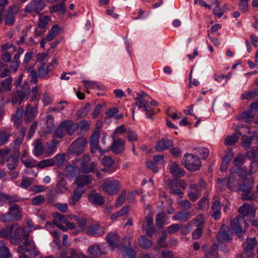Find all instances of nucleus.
Here are the masks:
<instances>
[{"mask_svg": "<svg viewBox=\"0 0 258 258\" xmlns=\"http://www.w3.org/2000/svg\"><path fill=\"white\" fill-rule=\"evenodd\" d=\"M17 250L21 254L19 258H29L28 256L24 255L26 252L32 257H35L39 254V251L37 250L33 240L24 241L22 244L19 245Z\"/></svg>", "mask_w": 258, "mask_h": 258, "instance_id": "f03ea898", "label": "nucleus"}, {"mask_svg": "<svg viewBox=\"0 0 258 258\" xmlns=\"http://www.w3.org/2000/svg\"><path fill=\"white\" fill-rule=\"evenodd\" d=\"M54 219L52 223L47 222L45 226L47 228H50L52 225H55L59 223L64 224L66 222L67 219L64 215L58 213H55L53 214Z\"/></svg>", "mask_w": 258, "mask_h": 258, "instance_id": "473e14b6", "label": "nucleus"}, {"mask_svg": "<svg viewBox=\"0 0 258 258\" xmlns=\"http://www.w3.org/2000/svg\"><path fill=\"white\" fill-rule=\"evenodd\" d=\"M65 10L66 9L63 3L56 4L50 9L51 13L61 12V13H64Z\"/></svg>", "mask_w": 258, "mask_h": 258, "instance_id": "0e129e2a", "label": "nucleus"}, {"mask_svg": "<svg viewBox=\"0 0 258 258\" xmlns=\"http://www.w3.org/2000/svg\"><path fill=\"white\" fill-rule=\"evenodd\" d=\"M33 178L31 177H24L22 179L21 186L23 188H27L33 182Z\"/></svg>", "mask_w": 258, "mask_h": 258, "instance_id": "774afa93", "label": "nucleus"}, {"mask_svg": "<svg viewBox=\"0 0 258 258\" xmlns=\"http://www.w3.org/2000/svg\"><path fill=\"white\" fill-rule=\"evenodd\" d=\"M218 182L226 184L230 190L235 191L239 190V181L236 179L234 176H230L229 178H225L223 179H218Z\"/></svg>", "mask_w": 258, "mask_h": 258, "instance_id": "ddd939ff", "label": "nucleus"}, {"mask_svg": "<svg viewBox=\"0 0 258 258\" xmlns=\"http://www.w3.org/2000/svg\"><path fill=\"white\" fill-rule=\"evenodd\" d=\"M206 258H219V255L215 245L212 246L206 255Z\"/></svg>", "mask_w": 258, "mask_h": 258, "instance_id": "69168bd1", "label": "nucleus"}, {"mask_svg": "<svg viewBox=\"0 0 258 258\" xmlns=\"http://www.w3.org/2000/svg\"><path fill=\"white\" fill-rule=\"evenodd\" d=\"M19 9L17 7H11L6 15L5 19V25L8 26L12 25L15 21V16L18 13Z\"/></svg>", "mask_w": 258, "mask_h": 258, "instance_id": "aec40b11", "label": "nucleus"}, {"mask_svg": "<svg viewBox=\"0 0 258 258\" xmlns=\"http://www.w3.org/2000/svg\"><path fill=\"white\" fill-rule=\"evenodd\" d=\"M76 169L71 165H67L65 168V174L69 178H72L76 174Z\"/></svg>", "mask_w": 258, "mask_h": 258, "instance_id": "338daca9", "label": "nucleus"}, {"mask_svg": "<svg viewBox=\"0 0 258 258\" xmlns=\"http://www.w3.org/2000/svg\"><path fill=\"white\" fill-rule=\"evenodd\" d=\"M192 216V215L189 212L178 211L175 214L172 219L175 220L186 222L191 218Z\"/></svg>", "mask_w": 258, "mask_h": 258, "instance_id": "2f4dec72", "label": "nucleus"}, {"mask_svg": "<svg viewBox=\"0 0 258 258\" xmlns=\"http://www.w3.org/2000/svg\"><path fill=\"white\" fill-rule=\"evenodd\" d=\"M33 55V52L30 51L27 52L25 54L23 62V67H24V69H26V68L27 67H34L35 64L33 65L30 66L28 64L29 62L31 60Z\"/></svg>", "mask_w": 258, "mask_h": 258, "instance_id": "052dcab7", "label": "nucleus"}, {"mask_svg": "<svg viewBox=\"0 0 258 258\" xmlns=\"http://www.w3.org/2000/svg\"><path fill=\"white\" fill-rule=\"evenodd\" d=\"M86 233L93 237H100L105 233V228L98 223L93 224L87 227Z\"/></svg>", "mask_w": 258, "mask_h": 258, "instance_id": "9d476101", "label": "nucleus"}, {"mask_svg": "<svg viewBox=\"0 0 258 258\" xmlns=\"http://www.w3.org/2000/svg\"><path fill=\"white\" fill-rule=\"evenodd\" d=\"M33 154L35 156H38L43 153L45 154V150L42 146V142L40 139H36L33 143Z\"/></svg>", "mask_w": 258, "mask_h": 258, "instance_id": "f704fd0d", "label": "nucleus"}, {"mask_svg": "<svg viewBox=\"0 0 258 258\" xmlns=\"http://www.w3.org/2000/svg\"><path fill=\"white\" fill-rule=\"evenodd\" d=\"M119 239L118 233L115 231L109 232L105 237L108 243L107 245L110 246L112 249L118 247Z\"/></svg>", "mask_w": 258, "mask_h": 258, "instance_id": "4468645a", "label": "nucleus"}, {"mask_svg": "<svg viewBox=\"0 0 258 258\" xmlns=\"http://www.w3.org/2000/svg\"><path fill=\"white\" fill-rule=\"evenodd\" d=\"M205 221V216L204 214L198 215L194 219H193L190 223L191 225L192 224H196L198 227H201L204 224Z\"/></svg>", "mask_w": 258, "mask_h": 258, "instance_id": "680f3d73", "label": "nucleus"}, {"mask_svg": "<svg viewBox=\"0 0 258 258\" xmlns=\"http://www.w3.org/2000/svg\"><path fill=\"white\" fill-rule=\"evenodd\" d=\"M212 6H214L215 8L213 10V14L215 16L220 18L223 14V10L219 7V2L217 0H214Z\"/></svg>", "mask_w": 258, "mask_h": 258, "instance_id": "3c124183", "label": "nucleus"}, {"mask_svg": "<svg viewBox=\"0 0 258 258\" xmlns=\"http://www.w3.org/2000/svg\"><path fill=\"white\" fill-rule=\"evenodd\" d=\"M45 7L43 1L32 0L29 3L25 8V11L26 13H39L40 11L43 10Z\"/></svg>", "mask_w": 258, "mask_h": 258, "instance_id": "1a4fd4ad", "label": "nucleus"}, {"mask_svg": "<svg viewBox=\"0 0 258 258\" xmlns=\"http://www.w3.org/2000/svg\"><path fill=\"white\" fill-rule=\"evenodd\" d=\"M89 201L93 204L102 205L104 203V199L100 194L95 192H92L88 196Z\"/></svg>", "mask_w": 258, "mask_h": 258, "instance_id": "72a5a7b5", "label": "nucleus"}, {"mask_svg": "<svg viewBox=\"0 0 258 258\" xmlns=\"http://www.w3.org/2000/svg\"><path fill=\"white\" fill-rule=\"evenodd\" d=\"M61 126H63L64 131L70 135H72L76 130L78 128L77 123H73L71 120H66L61 122Z\"/></svg>", "mask_w": 258, "mask_h": 258, "instance_id": "b1692460", "label": "nucleus"}, {"mask_svg": "<svg viewBox=\"0 0 258 258\" xmlns=\"http://www.w3.org/2000/svg\"><path fill=\"white\" fill-rule=\"evenodd\" d=\"M61 258H86V257L82 254L77 253L76 251L74 249L65 250L60 253Z\"/></svg>", "mask_w": 258, "mask_h": 258, "instance_id": "c85d7f7f", "label": "nucleus"}, {"mask_svg": "<svg viewBox=\"0 0 258 258\" xmlns=\"http://www.w3.org/2000/svg\"><path fill=\"white\" fill-rule=\"evenodd\" d=\"M258 94V89H255L253 91H250L248 92L243 93L241 95V98L242 99L250 100L255 98Z\"/></svg>", "mask_w": 258, "mask_h": 258, "instance_id": "bf43d9fd", "label": "nucleus"}, {"mask_svg": "<svg viewBox=\"0 0 258 258\" xmlns=\"http://www.w3.org/2000/svg\"><path fill=\"white\" fill-rule=\"evenodd\" d=\"M92 180V177L91 175H81L78 176L75 181V183L78 187L83 188L85 185H87Z\"/></svg>", "mask_w": 258, "mask_h": 258, "instance_id": "bb28decb", "label": "nucleus"}, {"mask_svg": "<svg viewBox=\"0 0 258 258\" xmlns=\"http://www.w3.org/2000/svg\"><path fill=\"white\" fill-rule=\"evenodd\" d=\"M34 67H27L24 69V71L28 73V77L30 78V81L31 83L37 84L38 80V74L34 70Z\"/></svg>", "mask_w": 258, "mask_h": 258, "instance_id": "c9c22d12", "label": "nucleus"}, {"mask_svg": "<svg viewBox=\"0 0 258 258\" xmlns=\"http://www.w3.org/2000/svg\"><path fill=\"white\" fill-rule=\"evenodd\" d=\"M85 192L84 188L78 187L74 190L72 199L70 202V204L75 205L81 199L83 193Z\"/></svg>", "mask_w": 258, "mask_h": 258, "instance_id": "4c0bfd02", "label": "nucleus"}, {"mask_svg": "<svg viewBox=\"0 0 258 258\" xmlns=\"http://www.w3.org/2000/svg\"><path fill=\"white\" fill-rule=\"evenodd\" d=\"M27 226L21 228L18 227L15 230L14 234L11 237V242L14 244H18L22 239L29 240L30 232L32 230V221L30 219L26 220Z\"/></svg>", "mask_w": 258, "mask_h": 258, "instance_id": "f257e3e1", "label": "nucleus"}, {"mask_svg": "<svg viewBox=\"0 0 258 258\" xmlns=\"http://www.w3.org/2000/svg\"><path fill=\"white\" fill-rule=\"evenodd\" d=\"M87 143L86 138H79L71 144L68 149V152L71 154L78 156L83 152L84 149L87 145Z\"/></svg>", "mask_w": 258, "mask_h": 258, "instance_id": "39448f33", "label": "nucleus"}, {"mask_svg": "<svg viewBox=\"0 0 258 258\" xmlns=\"http://www.w3.org/2000/svg\"><path fill=\"white\" fill-rule=\"evenodd\" d=\"M51 70L45 62H42L40 67L38 68V76L42 79H48L49 78V73Z\"/></svg>", "mask_w": 258, "mask_h": 258, "instance_id": "a878e982", "label": "nucleus"}, {"mask_svg": "<svg viewBox=\"0 0 258 258\" xmlns=\"http://www.w3.org/2000/svg\"><path fill=\"white\" fill-rule=\"evenodd\" d=\"M189 189L188 197L191 201L195 202L201 196L202 188H200L197 184H191L189 186Z\"/></svg>", "mask_w": 258, "mask_h": 258, "instance_id": "4be33fe9", "label": "nucleus"}, {"mask_svg": "<svg viewBox=\"0 0 258 258\" xmlns=\"http://www.w3.org/2000/svg\"><path fill=\"white\" fill-rule=\"evenodd\" d=\"M107 250L108 245L106 243H96L89 246L88 252L92 258H98L106 254Z\"/></svg>", "mask_w": 258, "mask_h": 258, "instance_id": "20e7f679", "label": "nucleus"}, {"mask_svg": "<svg viewBox=\"0 0 258 258\" xmlns=\"http://www.w3.org/2000/svg\"><path fill=\"white\" fill-rule=\"evenodd\" d=\"M238 212L243 216L248 217L249 218H253L255 217V210L254 208L247 203H244L239 207Z\"/></svg>", "mask_w": 258, "mask_h": 258, "instance_id": "dca6fc26", "label": "nucleus"}, {"mask_svg": "<svg viewBox=\"0 0 258 258\" xmlns=\"http://www.w3.org/2000/svg\"><path fill=\"white\" fill-rule=\"evenodd\" d=\"M61 258H86V257L82 254L77 253L76 251L74 249L65 250L60 253Z\"/></svg>", "mask_w": 258, "mask_h": 258, "instance_id": "cd10ccee", "label": "nucleus"}, {"mask_svg": "<svg viewBox=\"0 0 258 258\" xmlns=\"http://www.w3.org/2000/svg\"><path fill=\"white\" fill-rule=\"evenodd\" d=\"M169 170L170 173L174 177H180L184 176V173L183 170L175 162H172L170 164Z\"/></svg>", "mask_w": 258, "mask_h": 258, "instance_id": "c756f323", "label": "nucleus"}, {"mask_svg": "<svg viewBox=\"0 0 258 258\" xmlns=\"http://www.w3.org/2000/svg\"><path fill=\"white\" fill-rule=\"evenodd\" d=\"M7 165L10 170L14 169L18 165V158L16 156L11 155V156L7 159Z\"/></svg>", "mask_w": 258, "mask_h": 258, "instance_id": "c03bdc74", "label": "nucleus"}, {"mask_svg": "<svg viewBox=\"0 0 258 258\" xmlns=\"http://www.w3.org/2000/svg\"><path fill=\"white\" fill-rule=\"evenodd\" d=\"M12 78H8L4 80L0 84V93H4L5 91H10L12 89Z\"/></svg>", "mask_w": 258, "mask_h": 258, "instance_id": "58836bf2", "label": "nucleus"}, {"mask_svg": "<svg viewBox=\"0 0 258 258\" xmlns=\"http://www.w3.org/2000/svg\"><path fill=\"white\" fill-rule=\"evenodd\" d=\"M217 237L219 241H229L231 239V234L222 230L218 232Z\"/></svg>", "mask_w": 258, "mask_h": 258, "instance_id": "8fccbe9b", "label": "nucleus"}, {"mask_svg": "<svg viewBox=\"0 0 258 258\" xmlns=\"http://www.w3.org/2000/svg\"><path fill=\"white\" fill-rule=\"evenodd\" d=\"M14 228V225L7 226L4 228H0V238H6L10 237L11 238V237L12 236L11 235V234H12Z\"/></svg>", "mask_w": 258, "mask_h": 258, "instance_id": "79ce46f5", "label": "nucleus"}, {"mask_svg": "<svg viewBox=\"0 0 258 258\" xmlns=\"http://www.w3.org/2000/svg\"><path fill=\"white\" fill-rule=\"evenodd\" d=\"M21 159L22 162L27 168L36 167L37 165L36 161L31 157H29L26 151L22 154Z\"/></svg>", "mask_w": 258, "mask_h": 258, "instance_id": "7c9ffc66", "label": "nucleus"}, {"mask_svg": "<svg viewBox=\"0 0 258 258\" xmlns=\"http://www.w3.org/2000/svg\"><path fill=\"white\" fill-rule=\"evenodd\" d=\"M212 209L213 211V216L215 218V219H218L220 218V202L218 201L214 202Z\"/></svg>", "mask_w": 258, "mask_h": 258, "instance_id": "603ef678", "label": "nucleus"}, {"mask_svg": "<svg viewBox=\"0 0 258 258\" xmlns=\"http://www.w3.org/2000/svg\"><path fill=\"white\" fill-rule=\"evenodd\" d=\"M167 217L165 213H161L158 214L156 218V224L158 228H162L163 226L168 224L166 222Z\"/></svg>", "mask_w": 258, "mask_h": 258, "instance_id": "ea45409f", "label": "nucleus"}, {"mask_svg": "<svg viewBox=\"0 0 258 258\" xmlns=\"http://www.w3.org/2000/svg\"><path fill=\"white\" fill-rule=\"evenodd\" d=\"M38 109L36 105L32 106L30 104H27L24 112V119L28 123L34 119L37 114Z\"/></svg>", "mask_w": 258, "mask_h": 258, "instance_id": "f8f14e48", "label": "nucleus"}, {"mask_svg": "<svg viewBox=\"0 0 258 258\" xmlns=\"http://www.w3.org/2000/svg\"><path fill=\"white\" fill-rule=\"evenodd\" d=\"M248 227V224L244 217L240 216H237L231 221L230 227L232 230L236 234H239L243 231V228Z\"/></svg>", "mask_w": 258, "mask_h": 258, "instance_id": "6e6552de", "label": "nucleus"}, {"mask_svg": "<svg viewBox=\"0 0 258 258\" xmlns=\"http://www.w3.org/2000/svg\"><path fill=\"white\" fill-rule=\"evenodd\" d=\"M253 186V181L251 180L248 184H242L239 186V190L243 192L241 195V198L244 200H251L253 198V195L251 192Z\"/></svg>", "mask_w": 258, "mask_h": 258, "instance_id": "9b49d317", "label": "nucleus"}, {"mask_svg": "<svg viewBox=\"0 0 258 258\" xmlns=\"http://www.w3.org/2000/svg\"><path fill=\"white\" fill-rule=\"evenodd\" d=\"M20 102H22L24 100L28 99L30 96V90L29 87L26 90H20L17 92Z\"/></svg>", "mask_w": 258, "mask_h": 258, "instance_id": "5fc2aeb1", "label": "nucleus"}, {"mask_svg": "<svg viewBox=\"0 0 258 258\" xmlns=\"http://www.w3.org/2000/svg\"><path fill=\"white\" fill-rule=\"evenodd\" d=\"M99 138V133L98 132L94 133L91 137L90 140V149L91 152L93 153H96L98 151L100 154H103L104 152L98 146Z\"/></svg>", "mask_w": 258, "mask_h": 258, "instance_id": "f3484780", "label": "nucleus"}, {"mask_svg": "<svg viewBox=\"0 0 258 258\" xmlns=\"http://www.w3.org/2000/svg\"><path fill=\"white\" fill-rule=\"evenodd\" d=\"M46 123L47 128L44 130V132L48 134L54 127V118L51 115H47L46 117Z\"/></svg>", "mask_w": 258, "mask_h": 258, "instance_id": "49530a36", "label": "nucleus"}, {"mask_svg": "<svg viewBox=\"0 0 258 258\" xmlns=\"http://www.w3.org/2000/svg\"><path fill=\"white\" fill-rule=\"evenodd\" d=\"M138 243L139 245L144 249L150 248L153 245L152 241L147 238L144 235H141L138 238Z\"/></svg>", "mask_w": 258, "mask_h": 258, "instance_id": "e433bc0d", "label": "nucleus"}, {"mask_svg": "<svg viewBox=\"0 0 258 258\" xmlns=\"http://www.w3.org/2000/svg\"><path fill=\"white\" fill-rule=\"evenodd\" d=\"M11 254L9 249L3 241L0 240V258H11Z\"/></svg>", "mask_w": 258, "mask_h": 258, "instance_id": "37998d69", "label": "nucleus"}, {"mask_svg": "<svg viewBox=\"0 0 258 258\" xmlns=\"http://www.w3.org/2000/svg\"><path fill=\"white\" fill-rule=\"evenodd\" d=\"M58 143V141L52 140L49 144H47V148L45 151V156H51L56 151V147Z\"/></svg>", "mask_w": 258, "mask_h": 258, "instance_id": "a19ab883", "label": "nucleus"}, {"mask_svg": "<svg viewBox=\"0 0 258 258\" xmlns=\"http://www.w3.org/2000/svg\"><path fill=\"white\" fill-rule=\"evenodd\" d=\"M11 151L9 149H5L0 150V163L4 164L7 162V159L11 155Z\"/></svg>", "mask_w": 258, "mask_h": 258, "instance_id": "6e6d98bb", "label": "nucleus"}, {"mask_svg": "<svg viewBox=\"0 0 258 258\" xmlns=\"http://www.w3.org/2000/svg\"><path fill=\"white\" fill-rule=\"evenodd\" d=\"M103 190L109 195H115L117 193L120 188L119 181L114 179L105 178L102 183Z\"/></svg>", "mask_w": 258, "mask_h": 258, "instance_id": "423d86ee", "label": "nucleus"}, {"mask_svg": "<svg viewBox=\"0 0 258 258\" xmlns=\"http://www.w3.org/2000/svg\"><path fill=\"white\" fill-rule=\"evenodd\" d=\"M182 163L189 171L198 170L201 166L199 158L190 153H186L184 155Z\"/></svg>", "mask_w": 258, "mask_h": 258, "instance_id": "7ed1b4c3", "label": "nucleus"}, {"mask_svg": "<svg viewBox=\"0 0 258 258\" xmlns=\"http://www.w3.org/2000/svg\"><path fill=\"white\" fill-rule=\"evenodd\" d=\"M113 142L110 146L111 151L115 154L122 152L124 149L125 141L121 139L113 138Z\"/></svg>", "mask_w": 258, "mask_h": 258, "instance_id": "a211bd4d", "label": "nucleus"}, {"mask_svg": "<svg viewBox=\"0 0 258 258\" xmlns=\"http://www.w3.org/2000/svg\"><path fill=\"white\" fill-rule=\"evenodd\" d=\"M172 146L173 142L172 141L168 139H162L157 142L155 146V149L158 152H162Z\"/></svg>", "mask_w": 258, "mask_h": 258, "instance_id": "393cba45", "label": "nucleus"}, {"mask_svg": "<svg viewBox=\"0 0 258 258\" xmlns=\"http://www.w3.org/2000/svg\"><path fill=\"white\" fill-rule=\"evenodd\" d=\"M13 220H19L21 219L22 209L19 206L16 204L12 205L8 211Z\"/></svg>", "mask_w": 258, "mask_h": 258, "instance_id": "5701e85b", "label": "nucleus"}, {"mask_svg": "<svg viewBox=\"0 0 258 258\" xmlns=\"http://www.w3.org/2000/svg\"><path fill=\"white\" fill-rule=\"evenodd\" d=\"M58 30L59 27L57 25H54L53 26L48 33L45 39L48 41H50L53 40L58 33Z\"/></svg>", "mask_w": 258, "mask_h": 258, "instance_id": "de8ad7c7", "label": "nucleus"}, {"mask_svg": "<svg viewBox=\"0 0 258 258\" xmlns=\"http://www.w3.org/2000/svg\"><path fill=\"white\" fill-rule=\"evenodd\" d=\"M51 19L48 16H40L38 22V28H36L35 30V36L38 37L40 36L42 33L45 31V30L39 32V29H44L50 22Z\"/></svg>", "mask_w": 258, "mask_h": 258, "instance_id": "412c9836", "label": "nucleus"}, {"mask_svg": "<svg viewBox=\"0 0 258 258\" xmlns=\"http://www.w3.org/2000/svg\"><path fill=\"white\" fill-rule=\"evenodd\" d=\"M96 164L94 162H89L87 164L81 166V169L83 172L89 173L94 172L96 170Z\"/></svg>", "mask_w": 258, "mask_h": 258, "instance_id": "09e8293b", "label": "nucleus"}, {"mask_svg": "<svg viewBox=\"0 0 258 258\" xmlns=\"http://www.w3.org/2000/svg\"><path fill=\"white\" fill-rule=\"evenodd\" d=\"M254 115L252 111H246L243 112L241 115V119L244 122H249L252 120Z\"/></svg>", "mask_w": 258, "mask_h": 258, "instance_id": "e2e57ef3", "label": "nucleus"}, {"mask_svg": "<svg viewBox=\"0 0 258 258\" xmlns=\"http://www.w3.org/2000/svg\"><path fill=\"white\" fill-rule=\"evenodd\" d=\"M138 101V103H136L138 105V108L140 109H143V111L146 112V114L149 117L153 115V110L152 108L148 107V104L149 103V99H136Z\"/></svg>", "mask_w": 258, "mask_h": 258, "instance_id": "6ab92c4d", "label": "nucleus"}, {"mask_svg": "<svg viewBox=\"0 0 258 258\" xmlns=\"http://www.w3.org/2000/svg\"><path fill=\"white\" fill-rule=\"evenodd\" d=\"M55 164V160L53 158L44 159L37 163L36 166L38 168L42 169L47 167L53 166Z\"/></svg>", "mask_w": 258, "mask_h": 258, "instance_id": "a18cd8bd", "label": "nucleus"}, {"mask_svg": "<svg viewBox=\"0 0 258 258\" xmlns=\"http://www.w3.org/2000/svg\"><path fill=\"white\" fill-rule=\"evenodd\" d=\"M256 244V239L255 237L251 239H247L243 243V247L248 258L253 257L252 249Z\"/></svg>", "mask_w": 258, "mask_h": 258, "instance_id": "2eb2a0df", "label": "nucleus"}, {"mask_svg": "<svg viewBox=\"0 0 258 258\" xmlns=\"http://www.w3.org/2000/svg\"><path fill=\"white\" fill-rule=\"evenodd\" d=\"M167 236V233L166 231H163L162 232V237L160 238L157 241L156 245L155 246L156 249H158L160 248L165 247L167 246L166 242L165 241V238Z\"/></svg>", "mask_w": 258, "mask_h": 258, "instance_id": "4d7b16f0", "label": "nucleus"}, {"mask_svg": "<svg viewBox=\"0 0 258 258\" xmlns=\"http://www.w3.org/2000/svg\"><path fill=\"white\" fill-rule=\"evenodd\" d=\"M1 199L2 200V203H3L5 201H8L10 204L18 202L20 200V198L16 196H11L6 194H4L2 195Z\"/></svg>", "mask_w": 258, "mask_h": 258, "instance_id": "13d9d810", "label": "nucleus"}, {"mask_svg": "<svg viewBox=\"0 0 258 258\" xmlns=\"http://www.w3.org/2000/svg\"><path fill=\"white\" fill-rule=\"evenodd\" d=\"M258 169V161H253L250 164L249 170L247 172L246 167L238 168L235 169L232 167L230 169V171L232 174H237L239 176L242 177H245L247 175L251 176L253 173H255Z\"/></svg>", "mask_w": 258, "mask_h": 258, "instance_id": "0eeeda50", "label": "nucleus"}, {"mask_svg": "<svg viewBox=\"0 0 258 258\" xmlns=\"http://www.w3.org/2000/svg\"><path fill=\"white\" fill-rule=\"evenodd\" d=\"M239 137L236 134H233L231 136H228L224 141V144L226 146L234 145L238 141Z\"/></svg>", "mask_w": 258, "mask_h": 258, "instance_id": "864d4df0", "label": "nucleus"}]
</instances>
